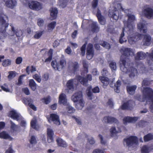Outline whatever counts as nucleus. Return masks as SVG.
Masks as SVG:
<instances>
[{
	"mask_svg": "<svg viewBox=\"0 0 153 153\" xmlns=\"http://www.w3.org/2000/svg\"><path fill=\"white\" fill-rule=\"evenodd\" d=\"M120 52L122 54V56L126 57L134 55L132 49L129 48H123L120 49Z\"/></svg>",
	"mask_w": 153,
	"mask_h": 153,
	"instance_id": "nucleus-13",
	"label": "nucleus"
},
{
	"mask_svg": "<svg viewBox=\"0 0 153 153\" xmlns=\"http://www.w3.org/2000/svg\"><path fill=\"white\" fill-rule=\"evenodd\" d=\"M11 27V29L12 31L13 32L14 34H15L16 36L18 37H20L23 35L22 31L20 30L16 31L15 30L14 27L11 25H10Z\"/></svg>",
	"mask_w": 153,
	"mask_h": 153,
	"instance_id": "nucleus-36",
	"label": "nucleus"
},
{
	"mask_svg": "<svg viewBox=\"0 0 153 153\" xmlns=\"http://www.w3.org/2000/svg\"><path fill=\"white\" fill-rule=\"evenodd\" d=\"M96 16L98 19L99 23L102 25H104L105 23V19L104 17L102 16L101 11L99 8H97Z\"/></svg>",
	"mask_w": 153,
	"mask_h": 153,
	"instance_id": "nucleus-19",
	"label": "nucleus"
},
{
	"mask_svg": "<svg viewBox=\"0 0 153 153\" xmlns=\"http://www.w3.org/2000/svg\"><path fill=\"white\" fill-rule=\"evenodd\" d=\"M37 121L36 120H32L30 122V126L31 127L36 130H38L39 126L36 124Z\"/></svg>",
	"mask_w": 153,
	"mask_h": 153,
	"instance_id": "nucleus-40",
	"label": "nucleus"
},
{
	"mask_svg": "<svg viewBox=\"0 0 153 153\" xmlns=\"http://www.w3.org/2000/svg\"><path fill=\"white\" fill-rule=\"evenodd\" d=\"M29 141L30 143L32 145L36 144L37 143L36 137L34 135L32 136L29 140Z\"/></svg>",
	"mask_w": 153,
	"mask_h": 153,
	"instance_id": "nucleus-50",
	"label": "nucleus"
},
{
	"mask_svg": "<svg viewBox=\"0 0 153 153\" xmlns=\"http://www.w3.org/2000/svg\"><path fill=\"white\" fill-rule=\"evenodd\" d=\"M82 97V93L80 91L75 93L71 97V99L74 102H79L76 105V107L78 109H82L84 106Z\"/></svg>",
	"mask_w": 153,
	"mask_h": 153,
	"instance_id": "nucleus-3",
	"label": "nucleus"
},
{
	"mask_svg": "<svg viewBox=\"0 0 153 153\" xmlns=\"http://www.w3.org/2000/svg\"><path fill=\"white\" fill-rule=\"evenodd\" d=\"M29 85L31 89L35 91L37 88V84L33 79H30L29 81Z\"/></svg>",
	"mask_w": 153,
	"mask_h": 153,
	"instance_id": "nucleus-35",
	"label": "nucleus"
},
{
	"mask_svg": "<svg viewBox=\"0 0 153 153\" xmlns=\"http://www.w3.org/2000/svg\"><path fill=\"white\" fill-rule=\"evenodd\" d=\"M123 141L126 142V146L129 148L131 147H133L135 145H137L138 140L137 137L131 136L127 138H124Z\"/></svg>",
	"mask_w": 153,
	"mask_h": 153,
	"instance_id": "nucleus-7",
	"label": "nucleus"
},
{
	"mask_svg": "<svg viewBox=\"0 0 153 153\" xmlns=\"http://www.w3.org/2000/svg\"><path fill=\"white\" fill-rule=\"evenodd\" d=\"M3 15L4 16H5L4 15L1 14H0V25L2 27H4V29L2 31H0V39H4L5 37L6 29L9 25L8 23H6V21L3 16Z\"/></svg>",
	"mask_w": 153,
	"mask_h": 153,
	"instance_id": "nucleus-6",
	"label": "nucleus"
},
{
	"mask_svg": "<svg viewBox=\"0 0 153 153\" xmlns=\"http://www.w3.org/2000/svg\"><path fill=\"white\" fill-rule=\"evenodd\" d=\"M51 17L50 19L51 20L56 19L58 13V11L56 8H52L50 9Z\"/></svg>",
	"mask_w": 153,
	"mask_h": 153,
	"instance_id": "nucleus-23",
	"label": "nucleus"
},
{
	"mask_svg": "<svg viewBox=\"0 0 153 153\" xmlns=\"http://www.w3.org/2000/svg\"><path fill=\"white\" fill-rule=\"evenodd\" d=\"M10 123L11 124L10 129L13 132H14L16 131V129L17 128V126L11 120L10 121Z\"/></svg>",
	"mask_w": 153,
	"mask_h": 153,
	"instance_id": "nucleus-52",
	"label": "nucleus"
},
{
	"mask_svg": "<svg viewBox=\"0 0 153 153\" xmlns=\"http://www.w3.org/2000/svg\"><path fill=\"white\" fill-rule=\"evenodd\" d=\"M33 78L37 82L40 83L41 81V79L40 77L37 74L33 75Z\"/></svg>",
	"mask_w": 153,
	"mask_h": 153,
	"instance_id": "nucleus-53",
	"label": "nucleus"
},
{
	"mask_svg": "<svg viewBox=\"0 0 153 153\" xmlns=\"http://www.w3.org/2000/svg\"><path fill=\"white\" fill-rule=\"evenodd\" d=\"M146 57V54L142 51H140L137 53L135 57V59L136 60L143 59Z\"/></svg>",
	"mask_w": 153,
	"mask_h": 153,
	"instance_id": "nucleus-29",
	"label": "nucleus"
},
{
	"mask_svg": "<svg viewBox=\"0 0 153 153\" xmlns=\"http://www.w3.org/2000/svg\"><path fill=\"white\" fill-rule=\"evenodd\" d=\"M11 60L10 59H6L3 60L2 65L3 67H6L10 65L11 64Z\"/></svg>",
	"mask_w": 153,
	"mask_h": 153,
	"instance_id": "nucleus-41",
	"label": "nucleus"
},
{
	"mask_svg": "<svg viewBox=\"0 0 153 153\" xmlns=\"http://www.w3.org/2000/svg\"><path fill=\"white\" fill-rule=\"evenodd\" d=\"M66 109L68 110V113L70 114L74 113L75 111V109L71 106L67 107Z\"/></svg>",
	"mask_w": 153,
	"mask_h": 153,
	"instance_id": "nucleus-57",
	"label": "nucleus"
},
{
	"mask_svg": "<svg viewBox=\"0 0 153 153\" xmlns=\"http://www.w3.org/2000/svg\"><path fill=\"white\" fill-rule=\"evenodd\" d=\"M139 117H133L127 116L124 117L123 119V122L124 124L128 123H134L139 119Z\"/></svg>",
	"mask_w": 153,
	"mask_h": 153,
	"instance_id": "nucleus-18",
	"label": "nucleus"
},
{
	"mask_svg": "<svg viewBox=\"0 0 153 153\" xmlns=\"http://www.w3.org/2000/svg\"><path fill=\"white\" fill-rule=\"evenodd\" d=\"M94 56V51L93 49V45L92 44L89 43L87 48L86 58L88 60L91 59Z\"/></svg>",
	"mask_w": 153,
	"mask_h": 153,
	"instance_id": "nucleus-12",
	"label": "nucleus"
},
{
	"mask_svg": "<svg viewBox=\"0 0 153 153\" xmlns=\"http://www.w3.org/2000/svg\"><path fill=\"white\" fill-rule=\"evenodd\" d=\"M17 4L16 0H8L6 1L5 4L7 7L11 8H13Z\"/></svg>",
	"mask_w": 153,
	"mask_h": 153,
	"instance_id": "nucleus-30",
	"label": "nucleus"
},
{
	"mask_svg": "<svg viewBox=\"0 0 153 153\" xmlns=\"http://www.w3.org/2000/svg\"><path fill=\"white\" fill-rule=\"evenodd\" d=\"M70 67L71 71L74 73H75L79 68V65L77 62H72L70 64Z\"/></svg>",
	"mask_w": 153,
	"mask_h": 153,
	"instance_id": "nucleus-31",
	"label": "nucleus"
},
{
	"mask_svg": "<svg viewBox=\"0 0 153 153\" xmlns=\"http://www.w3.org/2000/svg\"><path fill=\"white\" fill-rule=\"evenodd\" d=\"M86 44H84L81 48V54L82 56H84L85 52V49Z\"/></svg>",
	"mask_w": 153,
	"mask_h": 153,
	"instance_id": "nucleus-54",
	"label": "nucleus"
},
{
	"mask_svg": "<svg viewBox=\"0 0 153 153\" xmlns=\"http://www.w3.org/2000/svg\"><path fill=\"white\" fill-rule=\"evenodd\" d=\"M48 121H52L56 125H60V122L59 116L56 114L52 113L50 114V117L48 118Z\"/></svg>",
	"mask_w": 153,
	"mask_h": 153,
	"instance_id": "nucleus-14",
	"label": "nucleus"
},
{
	"mask_svg": "<svg viewBox=\"0 0 153 153\" xmlns=\"http://www.w3.org/2000/svg\"><path fill=\"white\" fill-rule=\"evenodd\" d=\"M108 16L110 17L116 21L117 20L119 17L120 19L122 18V16H120L119 12L116 7L114 8L113 10L109 11Z\"/></svg>",
	"mask_w": 153,
	"mask_h": 153,
	"instance_id": "nucleus-10",
	"label": "nucleus"
},
{
	"mask_svg": "<svg viewBox=\"0 0 153 153\" xmlns=\"http://www.w3.org/2000/svg\"><path fill=\"white\" fill-rule=\"evenodd\" d=\"M134 102L130 100L124 102L121 106V109L123 110H131L133 108Z\"/></svg>",
	"mask_w": 153,
	"mask_h": 153,
	"instance_id": "nucleus-15",
	"label": "nucleus"
},
{
	"mask_svg": "<svg viewBox=\"0 0 153 153\" xmlns=\"http://www.w3.org/2000/svg\"><path fill=\"white\" fill-rule=\"evenodd\" d=\"M91 31L94 33H97L99 31L100 27L97 22H93L90 25Z\"/></svg>",
	"mask_w": 153,
	"mask_h": 153,
	"instance_id": "nucleus-21",
	"label": "nucleus"
},
{
	"mask_svg": "<svg viewBox=\"0 0 153 153\" xmlns=\"http://www.w3.org/2000/svg\"><path fill=\"white\" fill-rule=\"evenodd\" d=\"M150 83V80L148 78H145L143 81L142 84L145 86H148Z\"/></svg>",
	"mask_w": 153,
	"mask_h": 153,
	"instance_id": "nucleus-55",
	"label": "nucleus"
},
{
	"mask_svg": "<svg viewBox=\"0 0 153 153\" xmlns=\"http://www.w3.org/2000/svg\"><path fill=\"white\" fill-rule=\"evenodd\" d=\"M41 100L44 103L46 104H49L51 102V99L50 96H48L46 98H42Z\"/></svg>",
	"mask_w": 153,
	"mask_h": 153,
	"instance_id": "nucleus-49",
	"label": "nucleus"
},
{
	"mask_svg": "<svg viewBox=\"0 0 153 153\" xmlns=\"http://www.w3.org/2000/svg\"><path fill=\"white\" fill-rule=\"evenodd\" d=\"M9 116L14 120H16L17 121H19V115L14 111L12 110L10 111L9 112Z\"/></svg>",
	"mask_w": 153,
	"mask_h": 153,
	"instance_id": "nucleus-33",
	"label": "nucleus"
},
{
	"mask_svg": "<svg viewBox=\"0 0 153 153\" xmlns=\"http://www.w3.org/2000/svg\"><path fill=\"white\" fill-rule=\"evenodd\" d=\"M49 78V74H45L42 76V79L44 81H47Z\"/></svg>",
	"mask_w": 153,
	"mask_h": 153,
	"instance_id": "nucleus-64",
	"label": "nucleus"
},
{
	"mask_svg": "<svg viewBox=\"0 0 153 153\" xmlns=\"http://www.w3.org/2000/svg\"><path fill=\"white\" fill-rule=\"evenodd\" d=\"M66 64L65 59H61L59 63H58L56 60H53L51 63L52 66L54 69L59 71L65 67Z\"/></svg>",
	"mask_w": 153,
	"mask_h": 153,
	"instance_id": "nucleus-8",
	"label": "nucleus"
},
{
	"mask_svg": "<svg viewBox=\"0 0 153 153\" xmlns=\"http://www.w3.org/2000/svg\"><path fill=\"white\" fill-rule=\"evenodd\" d=\"M22 101L25 105H29V103L30 104L33 102V100L30 98H24L23 99Z\"/></svg>",
	"mask_w": 153,
	"mask_h": 153,
	"instance_id": "nucleus-47",
	"label": "nucleus"
},
{
	"mask_svg": "<svg viewBox=\"0 0 153 153\" xmlns=\"http://www.w3.org/2000/svg\"><path fill=\"white\" fill-rule=\"evenodd\" d=\"M53 50L52 48H50L47 53V56L48 57L46 58L44 62L47 64H49L51 61L52 59L53 56Z\"/></svg>",
	"mask_w": 153,
	"mask_h": 153,
	"instance_id": "nucleus-26",
	"label": "nucleus"
},
{
	"mask_svg": "<svg viewBox=\"0 0 153 153\" xmlns=\"http://www.w3.org/2000/svg\"><path fill=\"white\" fill-rule=\"evenodd\" d=\"M126 16L128 17V19L127 22L126 27H124L122 30V32L120 37L119 42L120 44H122L127 41L126 39L123 38L124 36V32L125 29H126L128 31V33L131 34L133 33H134V30L135 28V25L134 22L135 20V16L131 14H127Z\"/></svg>",
	"mask_w": 153,
	"mask_h": 153,
	"instance_id": "nucleus-2",
	"label": "nucleus"
},
{
	"mask_svg": "<svg viewBox=\"0 0 153 153\" xmlns=\"http://www.w3.org/2000/svg\"><path fill=\"white\" fill-rule=\"evenodd\" d=\"M109 66L112 72L116 70L117 69V66L115 62L111 61L109 63Z\"/></svg>",
	"mask_w": 153,
	"mask_h": 153,
	"instance_id": "nucleus-45",
	"label": "nucleus"
},
{
	"mask_svg": "<svg viewBox=\"0 0 153 153\" xmlns=\"http://www.w3.org/2000/svg\"><path fill=\"white\" fill-rule=\"evenodd\" d=\"M74 80H75V79H72L68 81L66 84L67 89L71 90H74Z\"/></svg>",
	"mask_w": 153,
	"mask_h": 153,
	"instance_id": "nucleus-32",
	"label": "nucleus"
},
{
	"mask_svg": "<svg viewBox=\"0 0 153 153\" xmlns=\"http://www.w3.org/2000/svg\"><path fill=\"white\" fill-rule=\"evenodd\" d=\"M30 8L35 10H39L42 8V4L40 2L32 1L28 3Z\"/></svg>",
	"mask_w": 153,
	"mask_h": 153,
	"instance_id": "nucleus-11",
	"label": "nucleus"
},
{
	"mask_svg": "<svg viewBox=\"0 0 153 153\" xmlns=\"http://www.w3.org/2000/svg\"><path fill=\"white\" fill-rule=\"evenodd\" d=\"M53 131L50 129H48L47 132V140L49 143H51L53 141Z\"/></svg>",
	"mask_w": 153,
	"mask_h": 153,
	"instance_id": "nucleus-28",
	"label": "nucleus"
},
{
	"mask_svg": "<svg viewBox=\"0 0 153 153\" xmlns=\"http://www.w3.org/2000/svg\"><path fill=\"white\" fill-rule=\"evenodd\" d=\"M56 22L55 21H53L48 24L47 26L49 32L52 31L55 28Z\"/></svg>",
	"mask_w": 153,
	"mask_h": 153,
	"instance_id": "nucleus-37",
	"label": "nucleus"
},
{
	"mask_svg": "<svg viewBox=\"0 0 153 153\" xmlns=\"http://www.w3.org/2000/svg\"><path fill=\"white\" fill-rule=\"evenodd\" d=\"M124 56H121V64H122L124 68V70L126 72L129 73V77L131 78L134 77L135 76V74L137 73V70L135 68L133 67H131L130 68H128L126 66V58H124L123 57Z\"/></svg>",
	"mask_w": 153,
	"mask_h": 153,
	"instance_id": "nucleus-4",
	"label": "nucleus"
},
{
	"mask_svg": "<svg viewBox=\"0 0 153 153\" xmlns=\"http://www.w3.org/2000/svg\"><path fill=\"white\" fill-rule=\"evenodd\" d=\"M137 88V86L136 85L127 86L126 88L127 92L129 94L133 95L134 94Z\"/></svg>",
	"mask_w": 153,
	"mask_h": 153,
	"instance_id": "nucleus-22",
	"label": "nucleus"
},
{
	"mask_svg": "<svg viewBox=\"0 0 153 153\" xmlns=\"http://www.w3.org/2000/svg\"><path fill=\"white\" fill-rule=\"evenodd\" d=\"M56 141L57 145L59 147L66 148L68 146L66 143L61 138L58 137Z\"/></svg>",
	"mask_w": 153,
	"mask_h": 153,
	"instance_id": "nucleus-27",
	"label": "nucleus"
},
{
	"mask_svg": "<svg viewBox=\"0 0 153 153\" xmlns=\"http://www.w3.org/2000/svg\"><path fill=\"white\" fill-rule=\"evenodd\" d=\"M44 32L45 30H44L39 32H36L34 36V38L35 39H39Z\"/></svg>",
	"mask_w": 153,
	"mask_h": 153,
	"instance_id": "nucleus-46",
	"label": "nucleus"
},
{
	"mask_svg": "<svg viewBox=\"0 0 153 153\" xmlns=\"http://www.w3.org/2000/svg\"><path fill=\"white\" fill-rule=\"evenodd\" d=\"M142 153H149V149L146 146H144L142 147L141 149Z\"/></svg>",
	"mask_w": 153,
	"mask_h": 153,
	"instance_id": "nucleus-58",
	"label": "nucleus"
},
{
	"mask_svg": "<svg viewBox=\"0 0 153 153\" xmlns=\"http://www.w3.org/2000/svg\"><path fill=\"white\" fill-rule=\"evenodd\" d=\"M16 72L14 71H10L9 72V75L7 77L9 80H11L16 76Z\"/></svg>",
	"mask_w": 153,
	"mask_h": 153,
	"instance_id": "nucleus-48",
	"label": "nucleus"
},
{
	"mask_svg": "<svg viewBox=\"0 0 153 153\" xmlns=\"http://www.w3.org/2000/svg\"><path fill=\"white\" fill-rule=\"evenodd\" d=\"M103 121L109 123H116L118 122V120L115 118L109 116H105L103 117Z\"/></svg>",
	"mask_w": 153,
	"mask_h": 153,
	"instance_id": "nucleus-20",
	"label": "nucleus"
},
{
	"mask_svg": "<svg viewBox=\"0 0 153 153\" xmlns=\"http://www.w3.org/2000/svg\"><path fill=\"white\" fill-rule=\"evenodd\" d=\"M153 99V90L149 87L145 88L143 90V98L140 101L145 102L147 99L151 100Z\"/></svg>",
	"mask_w": 153,
	"mask_h": 153,
	"instance_id": "nucleus-5",
	"label": "nucleus"
},
{
	"mask_svg": "<svg viewBox=\"0 0 153 153\" xmlns=\"http://www.w3.org/2000/svg\"><path fill=\"white\" fill-rule=\"evenodd\" d=\"M110 132L111 136L113 137L118 133V132L116 131L115 127H112L110 129Z\"/></svg>",
	"mask_w": 153,
	"mask_h": 153,
	"instance_id": "nucleus-51",
	"label": "nucleus"
},
{
	"mask_svg": "<svg viewBox=\"0 0 153 153\" xmlns=\"http://www.w3.org/2000/svg\"><path fill=\"white\" fill-rule=\"evenodd\" d=\"M0 138L4 139H8L10 140H13V138L4 131L0 133Z\"/></svg>",
	"mask_w": 153,
	"mask_h": 153,
	"instance_id": "nucleus-34",
	"label": "nucleus"
},
{
	"mask_svg": "<svg viewBox=\"0 0 153 153\" xmlns=\"http://www.w3.org/2000/svg\"><path fill=\"white\" fill-rule=\"evenodd\" d=\"M92 88L91 86H90L88 87L86 91L87 92V95L90 100H91L92 99L93 94L91 91V90Z\"/></svg>",
	"mask_w": 153,
	"mask_h": 153,
	"instance_id": "nucleus-44",
	"label": "nucleus"
},
{
	"mask_svg": "<svg viewBox=\"0 0 153 153\" xmlns=\"http://www.w3.org/2000/svg\"><path fill=\"white\" fill-rule=\"evenodd\" d=\"M22 61V58L21 57H17L16 60V63L17 64H21Z\"/></svg>",
	"mask_w": 153,
	"mask_h": 153,
	"instance_id": "nucleus-60",
	"label": "nucleus"
},
{
	"mask_svg": "<svg viewBox=\"0 0 153 153\" xmlns=\"http://www.w3.org/2000/svg\"><path fill=\"white\" fill-rule=\"evenodd\" d=\"M58 103L59 104H62L64 106L68 105L67 96L65 94L62 93L59 97Z\"/></svg>",
	"mask_w": 153,
	"mask_h": 153,
	"instance_id": "nucleus-17",
	"label": "nucleus"
},
{
	"mask_svg": "<svg viewBox=\"0 0 153 153\" xmlns=\"http://www.w3.org/2000/svg\"><path fill=\"white\" fill-rule=\"evenodd\" d=\"M76 78L81 84L85 86L88 85V81H91L92 80V76L91 74H87L85 77L78 75L76 76Z\"/></svg>",
	"mask_w": 153,
	"mask_h": 153,
	"instance_id": "nucleus-9",
	"label": "nucleus"
},
{
	"mask_svg": "<svg viewBox=\"0 0 153 153\" xmlns=\"http://www.w3.org/2000/svg\"><path fill=\"white\" fill-rule=\"evenodd\" d=\"M88 72V69L82 68L81 71V74L83 76H85V74Z\"/></svg>",
	"mask_w": 153,
	"mask_h": 153,
	"instance_id": "nucleus-62",
	"label": "nucleus"
},
{
	"mask_svg": "<svg viewBox=\"0 0 153 153\" xmlns=\"http://www.w3.org/2000/svg\"><path fill=\"white\" fill-rule=\"evenodd\" d=\"M143 139L145 142L153 140V135L151 133H149L144 136Z\"/></svg>",
	"mask_w": 153,
	"mask_h": 153,
	"instance_id": "nucleus-38",
	"label": "nucleus"
},
{
	"mask_svg": "<svg viewBox=\"0 0 153 153\" xmlns=\"http://www.w3.org/2000/svg\"><path fill=\"white\" fill-rule=\"evenodd\" d=\"M121 84V82L119 80H117L116 83L115 84L114 91L115 92L117 93H119L120 92L119 87H120Z\"/></svg>",
	"mask_w": 153,
	"mask_h": 153,
	"instance_id": "nucleus-39",
	"label": "nucleus"
},
{
	"mask_svg": "<svg viewBox=\"0 0 153 153\" xmlns=\"http://www.w3.org/2000/svg\"><path fill=\"white\" fill-rule=\"evenodd\" d=\"M44 21L43 19H39L38 20L37 25L39 27H42L44 25Z\"/></svg>",
	"mask_w": 153,
	"mask_h": 153,
	"instance_id": "nucleus-59",
	"label": "nucleus"
},
{
	"mask_svg": "<svg viewBox=\"0 0 153 153\" xmlns=\"http://www.w3.org/2000/svg\"><path fill=\"white\" fill-rule=\"evenodd\" d=\"M98 0H93L92 2V7L93 9H95L98 5Z\"/></svg>",
	"mask_w": 153,
	"mask_h": 153,
	"instance_id": "nucleus-56",
	"label": "nucleus"
},
{
	"mask_svg": "<svg viewBox=\"0 0 153 153\" xmlns=\"http://www.w3.org/2000/svg\"><path fill=\"white\" fill-rule=\"evenodd\" d=\"M100 90L99 87L97 86L92 89V92L94 93H98L100 92Z\"/></svg>",
	"mask_w": 153,
	"mask_h": 153,
	"instance_id": "nucleus-61",
	"label": "nucleus"
},
{
	"mask_svg": "<svg viewBox=\"0 0 153 153\" xmlns=\"http://www.w3.org/2000/svg\"><path fill=\"white\" fill-rule=\"evenodd\" d=\"M107 104L111 108H112L114 106L113 102L112 101L111 99H109L107 103Z\"/></svg>",
	"mask_w": 153,
	"mask_h": 153,
	"instance_id": "nucleus-63",
	"label": "nucleus"
},
{
	"mask_svg": "<svg viewBox=\"0 0 153 153\" xmlns=\"http://www.w3.org/2000/svg\"><path fill=\"white\" fill-rule=\"evenodd\" d=\"M145 16L149 19L153 18V9L151 7H148L143 11Z\"/></svg>",
	"mask_w": 153,
	"mask_h": 153,
	"instance_id": "nucleus-16",
	"label": "nucleus"
},
{
	"mask_svg": "<svg viewBox=\"0 0 153 153\" xmlns=\"http://www.w3.org/2000/svg\"><path fill=\"white\" fill-rule=\"evenodd\" d=\"M31 69L30 70H29V66H27L26 68V71L27 74H30V72L32 73L36 71V68L35 67L32 65L31 66Z\"/></svg>",
	"mask_w": 153,
	"mask_h": 153,
	"instance_id": "nucleus-43",
	"label": "nucleus"
},
{
	"mask_svg": "<svg viewBox=\"0 0 153 153\" xmlns=\"http://www.w3.org/2000/svg\"><path fill=\"white\" fill-rule=\"evenodd\" d=\"M99 79L103 84L104 88H106L109 82V79L108 78L104 76H100Z\"/></svg>",
	"mask_w": 153,
	"mask_h": 153,
	"instance_id": "nucleus-25",
	"label": "nucleus"
},
{
	"mask_svg": "<svg viewBox=\"0 0 153 153\" xmlns=\"http://www.w3.org/2000/svg\"><path fill=\"white\" fill-rule=\"evenodd\" d=\"M148 56L151 60H148V63L149 66H151L153 63V50L148 54Z\"/></svg>",
	"mask_w": 153,
	"mask_h": 153,
	"instance_id": "nucleus-42",
	"label": "nucleus"
},
{
	"mask_svg": "<svg viewBox=\"0 0 153 153\" xmlns=\"http://www.w3.org/2000/svg\"><path fill=\"white\" fill-rule=\"evenodd\" d=\"M143 37L142 42L143 45H149L151 44V36L148 34H144L137 32H135L129 35L128 37V42L131 45L134 44L137 41L141 40Z\"/></svg>",
	"mask_w": 153,
	"mask_h": 153,
	"instance_id": "nucleus-1",
	"label": "nucleus"
},
{
	"mask_svg": "<svg viewBox=\"0 0 153 153\" xmlns=\"http://www.w3.org/2000/svg\"><path fill=\"white\" fill-rule=\"evenodd\" d=\"M137 27L141 33H146L147 32V28L144 23L141 22H139L137 24Z\"/></svg>",
	"mask_w": 153,
	"mask_h": 153,
	"instance_id": "nucleus-24",
	"label": "nucleus"
}]
</instances>
